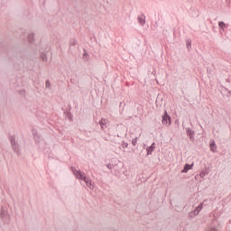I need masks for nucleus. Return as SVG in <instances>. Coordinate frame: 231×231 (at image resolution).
I'll use <instances>...</instances> for the list:
<instances>
[{"label": "nucleus", "instance_id": "obj_10", "mask_svg": "<svg viewBox=\"0 0 231 231\" xmlns=\"http://www.w3.org/2000/svg\"><path fill=\"white\" fill-rule=\"evenodd\" d=\"M83 181H85L87 187H89V189H93V181H91L89 178L85 177Z\"/></svg>", "mask_w": 231, "mask_h": 231}, {"label": "nucleus", "instance_id": "obj_16", "mask_svg": "<svg viewBox=\"0 0 231 231\" xmlns=\"http://www.w3.org/2000/svg\"><path fill=\"white\" fill-rule=\"evenodd\" d=\"M34 37H35V34H33V33H29V34H28V42H33Z\"/></svg>", "mask_w": 231, "mask_h": 231}, {"label": "nucleus", "instance_id": "obj_9", "mask_svg": "<svg viewBox=\"0 0 231 231\" xmlns=\"http://www.w3.org/2000/svg\"><path fill=\"white\" fill-rule=\"evenodd\" d=\"M137 21L141 26H143L145 24V14H141L140 16L137 17Z\"/></svg>", "mask_w": 231, "mask_h": 231}, {"label": "nucleus", "instance_id": "obj_23", "mask_svg": "<svg viewBox=\"0 0 231 231\" xmlns=\"http://www.w3.org/2000/svg\"><path fill=\"white\" fill-rule=\"evenodd\" d=\"M123 147H124V148H127V147H129V143H127L124 142V143H123Z\"/></svg>", "mask_w": 231, "mask_h": 231}, {"label": "nucleus", "instance_id": "obj_20", "mask_svg": "<svg viewBox=\"0 0 231 231\" xmlns=\"http://www.w3.org/2000/svg\"><path fill=\"white\" fill-rule=\"evenodd\" d=\"M206 174H208V172H207V171H202L200 173H199V176L200 178H205V175Z\"/></svg>", "mask_w": 231, "mask_h": 231}, {"label": "nucleus", "instance_id": "obj_19", "mask_svg": "<svg viewBox=\"0 0 231 231\" xmlns=\"http://www.w3.org/2000/svg\"><path fill=\"white\" fill-rule=\"evenodd\" d=\"M136 143H138V137H135L132 140V145H134V147H136Z\"/></svg>", "mask_w": 231, "mask_h": 231}, {"label": "nucleus", "instance_id": "obj_24", "mask_svg": "<svg viewBox=\"0 0 231 231\" xmlns=\"http://www.w3.org/2000/svg\"><path fill=\"white\" fill-rule=\"evenodd\" d=\"M107 169H113V164H111V163H109V164H107Z\"/></svg>", "mask_w": 231, "mask_h": 231}, {"label": "nucleus", "instance_id": "obj_13", "mask_svg": "<svg viewBox=\"0 0 231 231\" xmlns=\"http://www.w3.org/2000/svg\"><path fill=\"white\" fill-rule=\"evenodd\" d=\"M209 147H210V151L212 152H216V151H217V146L216 145V143H211L210 144H209Z\"/></svg>", "mask_w": 231, "mask_h": 231}, {"label": "nucleus", "instance_id": "obj_25", "mask_svg": "<svg viewBox=\"0 0 231 231\" xmlns=\"http://www.w3.org/2000/svg\"><path fill=\"white\" fill-rule=\"evenodd\" d=\"M19 93H20L21 95H23V94L24 95V90H20Z\"/></svg>", "mask_w": 231, "mask_h": 231}, {"label": "nucleus", "instance_id": "obj_22", "mask_svg": "<svg viewBox=\"0 0 231 231\" xmlns=\"http://www.w3.org/2000/svg\"><path fill=\"white\" fill-rule=\"evenodd\" d=\"M70 44H71V46L77 45V40H72V41L70 42Z\"/></svg>", "mask_w": 231, "mask_h": 231}, {"label": "nucleus", "instance_id": "obj_7", "mask_svg": "<svg viewBox=\"0 0 231 231\" xmlns=\"http://www.w3.org/2000/svg\"><path fill=\"white\" fill-rule=\"evenodd\" d=\"M99 125L101 127V131H106V127H107V119L106 118H101L99 121Z\"/></svg>", "mask_w": 231, "mask_h": 231}, {"label": "nucleus", "instance_id": "obj_11", "mask_svg": "<svg viewBox=\"0 0 231 231\" xmlns=\"http://www.w3.org/2000/svg\"><path fill=\"white\" fill-rule=\"evenodd\" d=\"M192 167H194V164H185L183 170L181 171L182 173H187L189 172V171H190V169H192Z\"/></svg>", "mask_w": 231, "mask_h": 231}, {"label": "nucleus", "instance_id": "obj_18", "mask_svg": "<svg viewBox=\"0 0 231 231\" xmlns=\"http://www.w3.org/2000/svg\"><path fill=\"white\" fill-rule=\"evenodd\" d=\"M83 59L85 60H89V54L86 51H84Z\"/></svg>", "mask_w": 231, "mask_h": 231}, {"label": "nucleus", "instance_id": "obj_21", "mask_svg": "<svg viewBox=\"0 0 231 231\" xmlns=\"http://www.w3.org/2000/svg\"><path fill=\"white\" fill-rule=\"evenodd\" d=\"M42 60H48V58L46 57V54H42Z\"/></svg>", "mask_w": 231, "mask_h": 231}, {"label": "nucleus", "instance_id": "obj_4", "mask_svg": "<svg viewBox=\"0 0 231 231\" xmlns=\"http://www.w3.org/2000/svg\"><path fill=\"white\" fill-rule=\"evenodd\" d=\"M201 210H203V203H201L197 208H195V209L193 211L189 212V217L191 218L196 217V216H198V214H199V212H201Z\"/></svg>", "mask_w": 231, "mask_h": 231}, {"label": "nucleus", "instance_id": "obj_15", "mask_svg": "<svg viewBox=\"0 0 231 231\" xmlns=\"http://www.w3.org/2000/svg\"><path fill=\"white\" fill-rule=\"evenodd\" d=\"M186 46H187L188 50H190V48L192 46V41L190 39L186 40Z\"/></svg>", "mask_w": 231, "mask_h": 231}, {"label": "nucleus", "instance_id": "obj_1", "mask_svg": "<svg viewBox=\"0 0 231 231\" xmlns=\"http://www.w3.org/2000/svg\"><path fill=\"white\" fill-rule=\"evenodd\" d=\"M70 169H71L75 178H77V180H80L81 181L84 180V179L86 178L85 172H82V171H80V170H77V168H75V167H71Z\"/></svg>", "mask_w": 231, "mask_h": 231}, {"label": "nucleus", "instance_id": "obj_12", "mask_svg": "<svg viewBox=\"0 0 231 231\" xmlns=\"http://www.w3.org/2000/svg\"><path fill=\"white\" fill-rule=\"evenodd\" d=\"M187 134L189 136L190 140H192V136H194V130L190 128H186Z\"/></svg>", "mask_w": 231, "mask_h": 231}, {"label": "nucleus", "instance_id": "obj_3", "mask_svg": "<svg viewBox=\"0 0 231 231\" xmlns=\"http://www.w3.org/2000/svg\"><path fill=\"white\" fill-rule=\"evenodd\" d=\"M9 140L11 142L12 149L14 151V152H19V143L15 142V135L10 136Z\"/></svg>", "mask_w": 231, "mask_h": 231}, {"label": "nucleus", "instance_id": "obj_6", "mask_svg": "<svg viewBox=\"0 0 231 231\" xmlns=\"http://www.w3.org/2000/svg\"><path fill=\"white\" fill-rule=\"evenodd\" d=\"M0 216L5 221H8V219H10V216H8V212L5 211V208H1Z\"/></svg>", "mask_w": 231, "mask_h": 231}, {"label": "nucleus", "instance_id": "obj_14", "mask_svg": "<svg viewBox=\"0 0 231 231\" xmlns=\"http://www.w3.org/2000/svg\"><path fill=\"white\" fill-rule=\"evenodd\" d=\"M218 26L220 30H223V32H225V28H228V26H226V23H225V22H219Z\"/></svg>", "mask_w": 231, "mask_h": 231}, {"label": "nucleus", "instance_id": "obj_5", "mask_svg": "<svg viewBox=\"0 0 231 231\" xmlns=\"http://www.w3.org/2000/svg\"><path fill=\"white\" fill-rule=\"evenodd\" d=\"M162 125H171V116L167 114V110L164 111V115L162 116Z\"/></svg>", "mask_w": 231, "mask_h": 231}, {"label": "nucleus", "instance_id": "obj_17", "mask_svg": "<svg viewBox=\"0 0 231 231\" xmlns=\"http://www.w3.org/2000/svg\"><path fill=\"white\" fill-rule=\"evenodd\" d=\"M45 88L47 89H51V82H50V79H47L46 82H45Z\"/></svg>", "mask_w": 231, "mask_h": 231}, {"label": "nucleus", "instance_id": "obj_8", "mask_svg": "<svg viewBox=\"0 0 231 231\" xmlns=\"http://www.w3.org/2000/svg\"><path fill=\"white\" fill-rule=\"evenodd\" d=\"M154 149H156V144L152 143V145L146 149L147 156H151V154H152L154 152Z\"/></svg>", "mask_w": 231, "mask_h": 231}, {"label": "nucleus", "instance_id": "obj_2", "mask_svg": "<svg viewBox=\"0 0 231 231\" xmlns=\"http://www.w3.org/2000/svg\"><path fill=\"white\" fill-rule=\"evenodd\" d=\"M70 169H71L75 178H77V180H80L81 181L84 180V179L86 178L85 172H82V171H80V170H77V168H75V167H71Z\"/></svg>", "mask_w": 231, "mask_h": 231}]
</instances>
